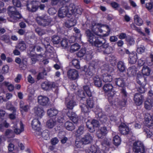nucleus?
I'll use <instances>...</instances> for the list:
<instances>
[{"label":"nucleus","mask_w":153,"mask_h":153,"mask_svg":"<svg viewBox=\"0 0 153 153\" xmlns=\"http://www.w3.org/2000/svg\"><path fill=\"white\" fill-rule=\"evenodd\" d=\"M75 8V5L73 3L70 4L68 6L66 4V9L68 15H71L74 14Z\"/></svg>","instance_id":"nucleus-26"},{"label":"nucleus","mask_w":153,"mask_h":153,"mask_svg":"<svg viewBox=\"0 0 153 153\" xmlns=\"http://www.w3.org/2000/svg\"><path fill=\"white\" fill-rule=\"evenodd\" d=\"M31 125L32 128L36 131L37 132H38L39 134V131L40 129V123L38 119H33Z\"/></svg>","instance_id":"nucleus-14"},{"label":"nucleus","mask_w":153,"mask_h":153,"mask_svg":"<svg viewBox=\"0 0 153 153\" xmlns=\"http://www.w3.org/2000/svg\"><path fill=\"white\" fill-rule=\"evenodd\" d=\"M104 70L109 73H112L114 71L113 68L111 67H109L108 65H105Z\"/></svg>","instance_id":"nucleus-58"},{"label":"nucleus","mask_w":153,"mask_h":153,"mask_svg":"<svg viewBox=\"0 0 153 153\" xmlns=\"http://www.w3.org/2000/svg\"><path fill=\"white\" fill-rule=\"evenodd\" d=\"M99 24L92 23L90 26L91 30L87 29L85 31V35L88 42L91 45L96 47L97 52H102L105 54H108L113 51L112 47L110 46L108 43L101 38L99 39L97 36L99 35V33L103 31Z\"/></svg>","instance_id":"nucleus-1"},{"label":"nucleus","mask_w":153,"mask_h":153,"mask_svg":"<svg viewBox=\"0 0 153 153\" xmlns=\"http://www.w3.org/2000/svg\"><path fill=\"white\" fill-rule=\"evenodd\" d=\"M83 88L88 97H90L92 96L90 88L88 86L85 85L83 86Z\"/></svg>","instance_id":"nucleus-47"},{"label":"nucleus","mask_w":153,"mask_h":153,"mask_svg":"<svg viewBox=\"0 0 153 153\" xmlns=\"http://www.w3.org/2000/svg\"><path fill=\"white\" fill-rule=\"evenodd\" d=\"M34 112L37 116L41 118L43 115L44 111L42 107L37 106L34 107Z\"/></svg>","instance_id":"nucleus-19"},{"label":"nucleus","mask_w":153,"mask_h":153,"mask_svg":"<svg viewBox=\"0 0 153 153\" xmlns=\"http://www.w3.org/2000/svg\"><path fill=\"white\" fill-rule=\"evenodd\" d=\"M145 125L144 128L148 127L149 128L152 129L153 128V119L152 116L149 113L146 114L145 116Z\"/></svg>","instance_id":"nucleus-6"},{"label":"nucleus","mask_w":153,"mask_h":153,"mask_svg":"<svg viewBox=\"0 0 153 153\" xmlns=\"http://www.w3.org/2000/svg\"><path fill=\"white\" fill-rule=\"evenodd\" d=\"M65 104L68 109L72 110L76 105V102L73 100H70L68 97L65 98Z\"/></svg>","instance_id":"nucleus-18"},{"label":"nucleus","mask_w":153,"mask_h":153,"mask_svg":"<svg viewBox=\"0 0 153 153\" xmlns=\"http://www.w3.org/2000/svg\"><path fill=\"white\" fill-rule=\"evenodd\" d=\"M56 122L52 119H50L48 120L46 124V126L47 128H53L56 125Z\"/></svg>","instance_id":"nucleus-34"},{"label":"nucleus","mask_w":153,"mask_h":153,"mask_svg":"<svg viewBox=\"0 0 153 153\" xmlns=\"http://www.w3.org/2000/svg\"><path fill=\"white\" fill-rule=\"evenodd\" d=\"M10 119L12 120L10 127V138L15 137V134L19 135L24 131V127L22 122H19L17 118L16 108L10 105Z\"/></svg>","instance_id":"nucleus-2"},{"label":"nucleus","mask_w":153,"mask_h":153,"mask_svg":"<svg viewBox=\"0 0 153 153\" xmlns=\"http://www.w3.org/2000/svg\"><path fill=\"white\" fill-rule=\"evenodd\" d=\"M116 85L119 87L123 88L124 87L125 82L124 79L122 77L116 78L115 79Z\"/></svg>","instance_id":"nucleus-23"},{"label":"nucleus","mask_w":153,"mask_h":153,"mask_svg":"<svg viewBox=\"0 0 153 153\" xmlns=\"http://www.w3.org/2000/svg\"><path fill=\"white\" fill-rule=\"evenodd\" d=\"M84 127L83 125H80L76 131V135L77 136H79L82 134L84 132Z\"/></svg>","instance_id":"nucleus-45"},{"label":"nucleus","mask_w":153,"mask_h":153,"mask_svg":"<svg viewBox=\"0 0 153 153\" xmlns=\"http://www.w3.org/2000/svg\"><path fill=\"white\" fill-rule=\"evenodd\" d=\"M118 70L121 72H123L126 70V67L123 62L120 61L117 63Z\"/></svg>","instance_id":"nucleus-27"},{"label":"nucleus","mask_w":153,"mask_h":153,"mask_svg":"<svg viewBox=\"0 0 153 153\" xmlns=\"http://www.w3.org/2000/svg\"><path fill=\"white\" fill-rule=\"evenodd\" d=\"M41 44H37L33 47V49L35 51V53H39L38 55L41 56H42V53L45 52L43 48L41 47Z\"/></svg>","instance_id":"nucleus-16"},{"label":"nucleus","mask_w":153,"mask_h":153,"mask_svg":"<svg viewBox=\"0 0 153 153\" xmlns=\"http://www.w3.org/2000/svg\"><path fill=\"white\" fill-rule=\"evenodd\" d=\"M61 46L63 48H65L68 45V42L67 39L66 38L63 39L62 40H61Z\"/></svg>","instance_id":"nucleus-51"},{"label":"nucleus","mask_w":153,"mask_h":153,"mask_svg":"<svg viewBox=\"0 0 153 153\" xmlns=\"http://www.w3.org/2000/svg\"><path fill=\"white\" fill-rule=\"evenodd\" d=\"M47 75V73L46 71L44 69L42 72H40L38 74L37 76V79L38 80L43 79L44 78L45 76Z\"/></svg>","instance_id":"nucleus-40"},{"label":"nucleus","mask_w":153,"mask_h":153,"mask_svg":"<svg viewBox=\"0 0 153 153\" xmlns=\"http://www.w3.org/2000/svg\"><path fill=\"white\" fill-rule=\"evenodd\" d=\"M151 72L150 69L147 66H144L142 70V73L143 76H149Z\"/></svg>","instance_id":"nucleus-31"},{"label":"nucleus","mask_w":153,"mask_h":153,"mask_svg":"<svg viewBox=\"0 0 153 153\" xmlns=\"http://www.w3.org/2000/svg\"><path fill=\"white\" fill-rule=\"evenodd\" d=\"M42 88L45 90L47 91L50 89V82L45 81L42 82L41 84Z\"/></svg>","instance_id":"nucleus-38"},{"label":"nucleus","mask_w":153,"mask_h":153,"mask_svg":"<svg viewBox=\"0 0 153 153\" xmlns=\"http://www.w3.org/2000/svg\"><path fill=\"white\" fill-rule=\"evenodd\" d=\"M67 115L74 123H77L78 118L77 115L75 112L71 111H68L67 113Z\"/></svg>","instance_id":"nucleus-17"},{"label":"nucleus","mask_w":153,"mask_h":153,"mask_svg":"<svg viewBox=\"0 0 153 153\" xmlns=\"http://www.w3.org/2000/svg\"><path fill=\"white\" fill-rule=\"evenodd\" d=\"M49 101V99L48 97L42 95L39 96L38 97V102L39 104L42 106L47 105Z\"/></svg>","instance_id":"nucleus-12"},{"label":"nucleus","mask_w":153,"mask_h":153,"mask_svg":"<svg viewBox=\"0 0 153 153\" xmlns=\"http://www.w3.org/2000/svg\"><path fill=\"white\" fill-rule=\"evenodd\" d=\"M80 48V46L78 44H74L71 46L70 48V51L71 53L74 52L78 51Z\"/></svg>","instance_id":"nucleus-36"},{"label":"nucleus","mask_w":153,"mask_h":153,"mask_svg":"<svg viewBox=\"0 0 153 153\" xmlns=\"http://www.w3.org/2000/svg\"><path fill=\"white\" fill-rule=\"evenodd\" d=\"M47 130H46L43 131L41 133L42 137L45 140H47L49 138V134Z\"/></svg>","instance_id":"nucleus-54"},{"label":"nucleus","mask_w":153,"mask_h":153,"mask_svg":"<svg viewBox=\"0 0 153 153\" xmlns=\"http://www.w3.org/2000/svg\"><path fill=\"white\" fill-rule=\"evenodd\" d=\"M82 112L84 113H87L90 111V108L85 104L82 103L80 105Z\"/></svg>","instance_id":"nucleus-43"},{"label":"nucleus","mask_w":153,"mask_h":153,"mask_svg":"<svg viewBox=\"0 0 153 153\" xmlns=\"http://www.w3.org/2000/svg\"><path fill=\"white\" fill-rule=\"evenodd\" d=\"M42 42L43 45L45 46V48L47 49V48L51 47L49 42V39L48 38L43 39L42 40Z\"/></svg>","instance_id":"nucleus-44"},{"label":"nucleus","mask_w":153,"mask_h":153,"mask_svg":"<svg viewBox=\"0 0 153 153\" xmlns=\"http://www.w3.org/2000/svg\"><path fill=\"white\" fill-rule=\"evenodd\" d=\"M102 79L105 82H110L112 81L113 78L112 76L108 73L103 74L102 75Z\"/></svg>","instance_id":"nucleus-25"},{"label":"nucleus","mask_w":153,"mask_h":153,"mask_svg":"<svg viewBox=\"0 0 153 153\" xmlns=\"http://www.w3.org/2000/svg\"><path fill=\"white\" fill-rule=\"evenodd\" d=\"M86 53L85 49L84 48L82 49L77 53V55L79 57H83Z\"/></svg>","instance_id":"nucleus-53"},{"label":"nucleus","mask_w":153,"mask_h":153,"mask_svg":"<svg viewBox=\"0 0 153 153\" xmlns=\"http://www.w3.org/2000/svg\"><path fill=\"white\" fill-rule=\"evenodd\" d=\"M133 151L135 153H145V149L143 143L140 141H137L133 143Z\"/></svg>","instance_id":"nucleus-4"},{"label":"nucleus","mask_w":153,"mask_h":153,"mask_svg":"<svg viewBox=\"0 0 153 153\" xmlns=\"http://www.w3.org/2000/svg\"><path fill=\"white\" fill-rule=\"evenodd\" d=\"M95 65H91L87 69L85 72L86 75L88 76H92L95 73Z\"/></svg>","instance_id":"nucleus-21"},{"label":"nucleus","mask_w":153,"mask_h":153,"mask_svg":"<svg viewBox=\"0 0 153 153\" xmlns=\"http://www.w3.org/2000/svg\"><path fill=\"white\" fill-rule=\"evenodd\" d=\"M100 131L102 132L103 135H105L108 133V130L106 127H101L100 129Z\"/></svg>","instance_id":"nucleus-63"},{"label":"nucleus","mask_w":153,"mask_h":153,"mask_svg":"<svg viewBox=\"0 0 153 153\" xmlns=\"http://www.w3.org/2000/svg\"><path fill=\"white\" fill-rule=\"evenodd\" d=\"M144 131L146 132L147 137L150 138L152 135V132L146 128H144Z\"/></svg>","instance_id":"nucleus-64"},{"label":"nucleus","mask_w":153,"mask_h":153,"mask_svg":"<svg viewBox=\"0 0 153 153\" xmlns=\"http://www.w3.org/2000/svg\"><path fill=\"white\" fill-rule=\"evenodd\" d=\"M84 144L83 142H82V140L80 141H76L75 142V146L77 148H80L81 147L83 144Z\"/></svg>","instance_id":"nucleus-62"},{"label":"nucleus","mask_w":153,"mask_h":153,"mask_svg":"<svg viewBox=\"0 0 153 153\" xmlns=\"http://www.w3.org/2000/svg\"><path fill=\"white\" fill-rule=\"evenodd\" d=\"M36 21L39 25L43 27L50 26L53 25L52 19L47 18L46 15L37 16Z\"/></svg>","instance_id":"nucleus-3"},{"label":"nucleus","mask_w":153,"mask_h":153,"mask_svg":"<svg viewBox=\"0 0 153 153\" xmlns=\"http://www.w3.org/2000/svg\"><path fill=\"white\" fill-rule=\"evenodd\" d=\"M128 59L129 62L131 64L135 63L137 60V53L135 52H132L129 54Z\"/></svg>","instance_id":"nucleus-20"},{"label":"nucleus","mask_w":153,"mask_h":153,"mask_svg":"<svg viewBox=\"0 0 153 153\" xmlns=\"http://www.w3.org/2000/svg\"><path fill=\"white\" fill-rule=\"evenodd\" d=\"M65 127L68 131H72L75 128V126L71 122L68 121L65 123Z\"/></svg>","instance_id":"nucleus-30"},{"label":"nucleus","mask_w":153,"mask_h":153,"mask_svg":"<svg viewBox=\"0 0 153 153\" xmlns=\"http://www.w3.org/2000/svg\"><path fill=\"white\" fill-rule=\"evenodd\" d=\"M97 117L102 123L106 122L107 120V117L106 115L102 112H100L97 114Z\"/></svg>","instance_id":"nucleus-28"},{"label":"nucleus","mask_w":153,"mask_h":153,"mask_svg":"<svg viewBox=\"0 0 153 153\" xmlns=\"http://www.w3.org/2000/svg\"><path fill=\"white\" fill-rule=\"evenodd\" d=\"M137 70L136 67L133 66L129 68L127 70V74L130 76L135 75L137 73Z\"/></svg>","instance_id":"nucleus-24"},{"label":"nucleus","mask_w":153,"mask_h":153,"mask_svg":"<svg viewBox=\"0 0 153 153\" xmlns=\"http://www.w3.org/2000/svg\"><path fill=\"white\" fill-rule=\"evenodd\" d=\"M126 40L127 43L130 45H133L134 43V38L131 36L127 37Z\"/></svg>","instance_id":"nucleus-50"},{"label":"nucleus","mask_w":153,"mask_h":153,"mask_svg":"<svg viewBox=\"0 0 153 153\" xmlns=\"http://www.w3.org/2000/svg\"><path fill=\"white\" fill-rule=\"evenodd\" d=\"M103 90L105 93L108 94V97H112L116 93L114 91L113 86L110 84H106L103 86Z\"/></svg>","instance_id":"nucleus-5"},{"label":"nucleus","mask_w":153,"mask_h":153,"mask_svg":"<svg viewBox=\"0 0 153 153\" xmlns=\"http://www.w3.org/2000/svg\"><path fill=\"white\" fill-rule=\"evenodd\" d=\"M48 114L50 117L56 116L58 113V111L54 108H51L47 111Z\"/></svg>","instance_id":"nucleus-35"},{"label":"nucleus","mask_w":153,"mask_h":153,"mask_svg":"<svg viewBox=\"0 0 153 153\" xmlns=\"http://www.w3.org/2000/svg\"><path fill=\"white\" fill-rule=\"evenodd\" d=\"M87 103L88 107L90 109L93 107L94 104L92 98H89L87 100Z\"/></svg>","instance_id":"nucleus-46"},{"label":"nucleus","mask_w":153,"mask_h":153,"mask_svg":"<svg viewBox=\"0 0 153 153\" xmlns=\"http://www.w3.org/2000/svg\"><path fill=\"white\" fill-rule=\"evenodd\" d=\"M18 48L20 50L24 51L26 48V45L23 41L20 42L18 44Z\"/></svg>","instance_id":"nucleus-48"},{"label":"nucleus","mask_w":153,"mask_h":153,"mask_svg":"<svg viewBox=\"0 0 153 153\" xmlns=\"http://www.w3.org/2000/svg\"><path fill=\"white\" fill-rule=\"evenodd\" d=\"M134 23L138 26L141 25L143 23V21L137 15H135L134 17Z\"/></svg>","instance_id":"nucleus-39"},{"label":"nucleus","mask_w":153,"mask_h":153,"mask_svg":"<svg viewBox=\"0 0 153 153\" xmlns=\"http://www.w3.org/2000/svg\"><path fill=\"white\" fill-rule=\"evenodd\" d=\"M121 93L123 96L125 97L124 99L127 98L128 94L126 92V89L124 87L122 88L121 89Z\"/></svg>","instance_id":"nucleus-59"},{"label":"nucleus","mask_w":153,"mask_h":153,"mask_svg":"<svg viewBox=\"0 0 153 153\" xmlns=\"http://www.w3.org/2000/svg\"><path fill=\"white\" fill-rule=\"evenodd\" d=\"M35 31L39 36H42L45 33L44 30L39 27L36 28Z\"/></svg>","instance_id":"nucleus-57"},{"label":"nucleus","mask_w":153,"mask_h":153,"mask_svg":"<svg viewBox=\"0 0 153 153\" xmlns=\"http://www.w3.org/2000/svg\"><path fill=\"white\" fill-rule=\"evenodd\" d=\"M12 2L14 6L19 7H21V4L19 0H12Z\"/></svg>","instance_id":"nucleus-55"},{"label":"nucleus","mask_w":153,"mask_h":153,"mask_svg":"<svg viewBox=\"0 0 153 153\" xmlns=\"http://www.w3.org/2000/svg\"><path fill=\"white\" fill-rule=\"evenodd\" d=\"M94 137V135L91 133H87L81 139L84 144H89L91 143Z\"/></svg>","instance_id":"nucleus-9"},{"label":"nucleus","mask_w":153,"mask_h":153,"mask_svg":"<svg viewBox=\"0 0 153 153\" xmlns=\"http://www.w3.org/2000/svg\"><path fill=\"white\" fill-rule=\"evenodd\" d=\"M52 42L54 44H58L61 41L60 38L57 35H54L52 37Z\"/></svg>","instance_id":"nucleus-41"},{"label":"nucleus","mask_w":153,"mask_h":153,"mask_svg":"<svg viewBox=\"0 0 153 153\" xmlns=\"http://www.w3.org/2000/svg\"><path fill=\"white\" fill-rule=\"evenodd\" d=\"M62 6L59 9L58 13V16L60 18H63L68 15L66 9V5L64 4V5Z\"/></svg>","instance_id":"nucleus-13"},{"label":"nucleus","mask_w":153,"mask_h":153,"mask_svg":"<svg viewBox=\"0 0 153 153\" xmlns=\"http://www.w3.org/2000/svg\"><path fill=\"white\" fill-rule=\"evenodd\" d=\"M119 130L120 133L123 135H126L128 133L129 128L124 123H121L119 127Z\"/></svg>","instance_id":"nucleus-15"},{"label":"nucleus","mask_w":153,"mask_h":153,"mask_svg":"<svg viewBox=\"0 0 153 153\" xmlns=\"http://www.w3.org/2000/svg\"><path fill=\"white\" fill-rule=\"evenodd\" d=\"M145 49V47L143 45H141L140 47L137 48V52L141 54L144 52Z\"/></svg>","instance_id":"nucleus-61"},{"label":"nucleus","mask_w":153,"mask_h":153,"mask_svg":"<svg viewBox=\"0 0 153 153\" xmlns=\"http://www.w3.org/2000/svg\"><path fill=\"white\" fill-rule=\"evenodd\" d=\"M146 8L149 10L153 11V3H148L146 4Z\"/></svg>","instance_id":"nucleus-60"},{"label":"nucleus","mask_w":153,"mask_h":153,"mask_svg":"<svg viewBox=\"0 0 153 153\" xmlns=\"http://www.w3.org/2000/svg\"><path fill=\"white\" fill-rule=\"evenodd\" d=\"M67 76L71 80H76L79 77L78 71L75 69H70L67 72Z\"/></svg>","instance_id":"nucleus-8"},{"label":"nucleus","mask_w":153,"mask_h":153,"mask_svg":"<svg viewBox=\"0 0 153 153\" xmlns=\"http://www.w3.org/2000/svg\"><path fill=\"white\" fill-rule=\"evenodd\" d=\"M92 124L94 128L98 127L100 126V124L98 121L95 119H93L92 120Z\"/></svg>","instance_id":"nucleus-56"},{"label":"nucleus","mask_w":153,"mask_h":153,"mask_svg":"<svg viewBox=\"0 0 153 153\" xmlns=\"http://www.w3.org/2000/svg\"><path fill=\"white\" fill-rule=\"evenodd\" d=\"M22 18L21 14L17 10H10V21L15 22Z\"/></svg>","instance_id":"nucleus-7"},{"label":"nucleus","mask_w":153,"mask_h":153,"mask_svg":"<svg viewBox=\"0 0 153 153\" xmlns=\"http://www.w3.org/2000/svg\"><path fill=\"white\" fill-rule=\"evenodd\" d=\"M27 9L31 12H36L38 8V6L37 5L36 2L34 1H32L27 4Z\"/></svg>","instance_id":"nucleus-11"},{"label":"nucleus","mask_w":153,"mask_h":153,"mask_svg":"<svg viewBox=\"0 0 153 153\" xmlns=\"http://www.w3.org/2000/svg\"><path fill=\"white\" fill-rule=\"evenodd\" d=\"M94 84L97 87H100L102 85V81L101 78L98 76H95L93 78Z\"/></svg>","instance_id":"nucleus-22"},{"label":"nucleus","mask_w":153,"mask_h":153,"mask_svg":"<svg viewBox=\"0 0 153 153\" xmlns=\"http://www.w3.org/2000/svg\"><path fill=\"white\" fill-rule=\"evenodd\" d=\"M72 65L76 68L79 69L80 68L79 61L76 59H74L71 62Z\"/></svg>","instance_id":"nucleus-49"},{"label":"nucleus","mask_w":153,"mask_h":153,"mask_svg":"<svg viewBox=\"0 0 153 153\" xmlns=\"http://www.w3.org/2000/svg\"><path fill=\"white\" fill-rule=\"evenodd\" d=\"M0 39L5 42L8 43L10 42V36L8 35L5 34L1 36Z\"/></svg>","instance_id":"nucleus-52"},{"label":"nucleus","mask_w":153,"mask_h":153,"mask_svg":"<svg viewBox=\"0 0 153 153\" xmlns=\"http://www.w3.org/2000/svg\"><path fill=\"white\" fill-rule=\"evenodd\" d=\"M86 126L89 129V131L91 133H93L95 131V129L93 126L92 121L90 122L87 121L86 123Z\"/></svg>","instance_id":"nucleus-42"},{"label":"nucleus","mask_w":153,"mask_h":153,"mask_svg":"<svg viewBox=\"0 0 153 153\" xmlns=\"http://www.w3.org/2000/svg\"><path fill=\"white\" fill-rule=\"evenodd\" d=\"M144 99L143 95L139 93L135 94L134 95V101L137 105H140L142 104Z\"/></svg>","instance_id":"nucleus-10"},{"label":"nucleus","mask_w":153,"mask_h":153,"mask_svg":"<svg viewBox=\"0 0 153 153\" xmlns=\"http://www.w3.org/2000/svg\"><path fill=\"white\" fill-rule=\"evenodd\" d=\"M111 144V141L109 139L105 137L101 141V144L105 147H109Z\"/></svg>","instance_id":"nucleus-32"},{"label":"nucleus","mask_w":153,"mask_h":153,"mask_svg":"<svg viewBox=\"0 0 153 153\" xmlns=\"http://www.w3.org/2000/svg\"><path fill=\"white\" fill-rule=\"evenodd\" d=\"M153 100L148 99L145 102V107L146 109L150 110L153 106Z\"/></svg>","instance_id":"nucleus-29"},{"label":"nucleus","mask_w":153,"mask_h":153,"mask_svg":"<svg viewBox=\"0 0 153 153\" xmlns=\"http://www.w3.org/2000/svg\"><path fill=\"white\" fill-rule=\"evenodd\" d=\"M98 148L96 146L91 145L87 150L88 153H96L98 151Z\"/></svg>","instance_id":"nucleus-33"},{"label":"nucleus","mask_w":153,"mask_h":153,"mask_svg":"<svg viewBox=\"0 0 153 153\" xmlns=\"http://www.w3.org/2000/svg\"><path fill=\"white\" fill-rule=\"evenodd\" d=\"M113 143L116 146L120 145L121 142L120 138L118 135H116L114 137L113 140Z\"/></svg>","instance_id":"nucleus-37"}]
</instances>
